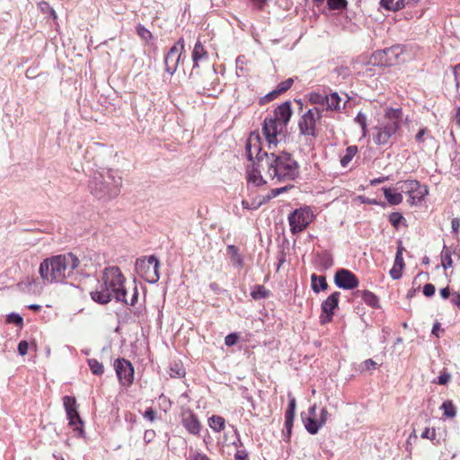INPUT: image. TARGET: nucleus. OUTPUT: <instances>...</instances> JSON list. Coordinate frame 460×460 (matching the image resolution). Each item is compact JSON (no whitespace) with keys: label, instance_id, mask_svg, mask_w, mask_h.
<instances>
[{"label":"nucleus","instance_id":"nucleus-62","mask_svg":"<svg viewBox=\"0 0 460 460\" xmlns=\"http://www.w3.org/2000/svg\"><path fill=\"white\" fill-rule=\"evenodd\" d=\"M402 53L400 47H393L387 50V54L394 55L396 58Z\"/></svg>","mask_w":460,"mask_h":460},{"label":"nucleus","instance_id":"nucleus-31","mask_svg":"<svg viewBox=\"0 0 460 460\" xmlns=\"http://www.w3.org/2000/svg\"><path fill=\"white\" fill-rule=\"evenodd\" d=\"M88 366L93 375L101 376L104 372L103 365L95 358H89L87 360Z\"/></svg>","mask_w":460,"mask_h":460},{"label":"nucleus","instance_id":"nucleus-40","mask_svg":"<svg viewBox=\"0 0 460 460\" xmlns=\"http://www.w3.org/2000/svg\"><path fill=\"white\" fill-rule=\"evenodd\" d=\"M309 101L313 104H320L324 107L325 95L318 93H312L309 94Z\"/></svg>","mask_w":460,"mask_h":460},{"label":"nucleus","instance_id":"nucleus-19","mask_svg":"<svg viewBox=\"0 0 460 460\" xmlns=\"http://www.w3.org/2000/svg\"><path fill=\"white\" fill-rule=\"evenodd\" d=\"M261 170L264 171L261 167L258 166V163L253 164L252 167L247 169V180L248 182H252L256 186L262 185L266 183V181L263 179L261 175Z\"/></svg>","mask_w":460,"mask_h":460},{"label":"nucleus","instance_id":"nucleus-60","mask_svg":"<svg viewBox=\"0 0 460 460\" xmlns=\"http://www.w3.org/2000/svg\"><path fill=\"white\" fill-rule=\"evenodd\" d=\"M451 227L455 234H457L459 228H460V219L458 218H453L451 222Z\"/></svg>","mask_w":460,"mask_h":460},{"label":"nucleus","instance_id":"nucleus-9","mask_svg":"<svg viewBox=\"0 0 460 460\" xmlns=\"http://www.w3.org/2000/svg\"><path fill=\"white\" fill-rule=\"evenodd\" d=\"M100 282L104 288H124L127 278L118 266H108L102 270Z\"/></svg>","mask_w":460,"mask_h":460},{"label":"nucleus","instance_id":"nucleus-56","mask_svg":"<svg viewBox=\"0 0 460 460\" xmlns=\"http://www.w3.org/2000/svg\"><path fill=\"white\" fill-rule=\"evenodd\" d=\"M402 268L394 266L393 269L390 270V274L393 279H397L401 277V271Z\"/></svg>","mask_w":460,"mask_h":460},{"label":"nucleus","instance_id":"nucleus-22","mask_svg":"<svg viewBox=\"0 0 460 460\" xmlns=\"http://www.w3.org/2000/svg\"><path fill=\"white\" fill-rule=\"evenodd\" d=\"M226 252H227V254L230 257L231 264L234 268L240 269V268H242L243 266V257L239 253V250H238V248L236 246L232 245V244L228 245L226 247Z\"/></svg>","mask_w":460,"mask_h":460},{"label":"nucleus","instance_id":"nucleus-59","mask_svg":"<svg viewBox=\"0 0 460 460\" xmlns=\"http://www.w3.org/2000/svg\"><path fill=\"white\" fill-rule=\"evenodd\" d=\"M451 302L460 308V294L457 292H453L451 296Z\"/></svg>","mask_w":460,"mask_h":460},{"label":"nucleus","instance_id":"nucleus-26","mask_svg":"<svg viewBox=\"0 0 460 460\" xmlns=\"http://www.w3.org/2000/svg\"><path fill=\"white\" fill-rule=\"evenodd\" d=\"M341 99L338 93H333L330 95H325L324 107L326 110H339L341 108Z\"/></svg>","mask_w":460,"mask_h":460},{"label":"nucleus","instance_id":"nucleus-45","mask_svg":"<svg viewBox=\"0 0 460 460\" xmlns=\"http://www.w3.org/2000/svg\"><path fill=\"white\" fill-rule=\"evenodd\" d=\"M184 374V368L181 365L175 364L170 368V376L172 377H181L183 376Z\"/></svg>","mask_w":460,"mask_h":460},{"label":"nucleus","instance_id":"nucleus-14","mask_svg":"<svg viewBox=\"0 0 460 460\" xmlns=\"http://www.w3.org/2000/svg\"><path fill=\"white\" fill-rule=\"evenodd\" d=\"M114 367L120 384L124 386H129L134 380L132 364L125 358H118L114 362Z\"/></svg>","mask_w":460,"mask_h":460},{"label":"nucleus","instance_id":"nucleus-5","mask_svg":"<svg viewBox=\"0 0 460 460\" xmlns=\"http://www.w3.org/2000/svg\"><path fill=\"white\" fill-rule=\"evenodd\" d=\"M403 120L402 109L387 108L383 120L374 128L373 140L377 146L386 145L401 128Z\"/></svg>","mask_w":460,"mask_h":460},{"label":"nucleus","instance_id":"nucleus-18","mask_svg":"<svg viewBox=\"0 0 460 460\" xmlns=\"http://www.w3.org/2000/svg\"><path fill=\"white\" fill-rule=\"evenodd\" d=\"M117 301L134 305L137 300V289H111Z\"/></svg>","mask_w":460,"mask_h":460},{"label":"nucleus","instance_id":"nucleus-58","mask_svg":"<svg viewBox=\"0 0 460 460\" xmlns=\"http://www.w3.org/2000/svg\"><path fill=\"white\" fill-rule=\"evenodd\" d=\"M155 431L150 429V430H146L145 434H144V440L147 443L151 442L154 438H155Z\"/></svg>","mask_w":460,"mask_h":460},{"label":"nucleus","instance_id":"nucleus-27","mask_svg":"<svg viewBox=\"0 0 460 460\" xmlns=\"http://www.w3.org/2000/svg\"><path fill=\"white\" fill-rule=\"evenodd\" d=\"M208 425L215 432H221L226 428L225 419L218 415H213L208 419Z\"/></svg>","mask_w":460,"mask_h":460},{"label":"nucleus","instance_id":"nucleus-23","mask_svg":"<svg viewBox=\"0 0 460 460\" xmlns=\"http://www.w3.org/2000/svg\"><path fill=\"white\" fill-rule=\"evenodd\" d=\"M384 195L387 202L391 205H398L402 202V192L394 189L384 188Z\"/></svg>","mask_w":460,"mask_h":460},{"label":"nucleus","instance_id":"nucleus-20","mask_svg":"<svg viewBox=\"0 0 460 460\" xmlns=\"http://www.w3.org/2000/svg\"><path fill=\"white\" fill-rule=\"evenodd\" d=\"M78 261H79V268H77L76 270H78V271L81 273L87 271V270H91L92 268L97 266L94 263L95 262V254L93 252H87V253L83 254L81 258L78 257Z\"/></svg>","mask_w":460,"mask_h":460},{"label":"nucleus","instance_id":"nucleus-50","mask_svg":"<svg viewBox=\"0 0 460 460\" xmlns=\"http://www.w3.org/2000/svg\"><path fill=\"white\" fill-rule=\"evenodd\" d=\"M450 379L451 375L447 372H443L438 376L437 383L438 385H447Z\"/></svg>","mask_w":460,"mask_h":460},{"label":"nucleus","instance_id":"nucleus-28","mask_svg":"<svg viewBox=\"0 0 460 460\" xmlns=\"http://www.w3.org/2000/svg\"><path fill=\"white\" fill-rule=\"evenodd\" d=\"M357 152L358 147L356 146H349L347 147L346 154L341 159V164L342 167H346L349 164V162L355 156Z\"/></svg>","mask_w":460,"mask_h":460},{"label":"nucleus","instance_id":"nucleus-29","mask_svg":"<svg viewBox=\"0 0 460 460\" xmlns=\"http://www.w3.org/2000/svg\"><path fill=\"white\" fill-rule=\"evenodd\" d=\"M361 298L369 305L376 307L378 305V299L375 294L369 290L364 289L360 292Z\"/></svg>","mask_w":460,"mask_h":460},{"label":"nucleus","instance_id":"nucleus-1","mask_svg":"<svg viewBox=\"0 0 460 460\" xmlns=\"http://www.w3.org/2000/svg\"><path fill=\"white\" fill-rule=\"evenodd\" d=\"M77 268L78 257L73 252H66L45 259L40 265L39 273L46 284L60 285L71 279Z\"/></svg>","mask_w":460,"mask_h":460},{"label":"nucleus","instance_id":"nucleus-37","mask_svg":"<svg viewBox=\"0 0 460 460\" xmlns=\"http://www.w3.org/2000/svg\"><path fill=\"white\" fill-rule=\"evenodd\" d=\"M40 10L46 14H49L53 19H57V13L55 10L47 2H40L38 4Z\"/></svg>","mask_w":460,"mask_h":460},{"label":"nucleus","instance_id":"nucleus-49","mask_svg":"<svg viewBox=\"0 0 460 460\" xmlns=\"http://www.w3.org/2000/svg\"><path fill=\"white\" fill-rule=\"evenodd\" d=\"M238 341V335L235 333H231L226 336L225 338V344L226 346H233Z\"/></svg>","mask_w":460,"mask_h":460},{"label":"nucleus","instance_id":"nucleus-63","mask_svg":"<svg viewBox=\"0 0 460 460\" xmlns=\"http://www.w3.org/2000/svg\"><path fill=\"white\" fill-rule=\"evenodd\" d=\"M451 289H440V295L444 299H447L452 296Z\"/></svg>","mask_w":460,"mask_h":460},{"label":"nucleus","instance_id":"nucleus-21","mask_svg":"<svg viewBox=\"0 0 460 460\" xmlns=\"http://www.w3.org/2000/svg\"><path fill=\"white\" fill-rule=\"evenodd\" d=\"M90 295L93 300L100 304H107L114 296L111 289H94Z\"/></svg>","mask_w":460,"mask_h":460},{"label":"nucleus","instance_id":"nucleus-43","mask_svg":"<svg viewBox=\"0 0 460 460\" xmlns=\"http://www.w3.org/2000/svg\"><path fill=\"white\" fill-rule=\"evenodd\" d=\"M269 295H270V292L268 289H253L251 292V296L254 300L265 298V297L269 296Z\"/></svg>","mask_w":460,"mask_h":460},{"label":"nucleus","instance_id":"nucleus-51","mask_svg":"<svg viewBox=\"0 0 460 460\" xmlns=\"http://www.w3.org/2000/svg\"><path fill=\"white\" fill-rule=\"evenodd\" d=\"M29 344L26 341H22L18 344V352L20 355L24 356L28 352Z\"/></svg>","mask_w":460,"mask_h":460},{"label":"nucleus","instance_id":"nucleus-11","mask_svg":"<svg viewBox=\"0 0 460 460\" xmlns=\"http://www.w3.org/2000/svg\"><path fill=\"white\" fill-rule=\"evenodd\" d=\"M246 155L249 160L257 159L258 166L261 167V163L265 162V153L261 152V139L258 132H252L246 142Z\"/></svg>","mask_w":460,"mask_h":460},{"label":"nucleus","instance_id":"nucleus-41","mask_svg":"<svg viewBox=\"0 0 460 460\" xmlns=\"http://www.w3.org/2000/svg\"><path fill=\"white\" fill-rule=\"evenodd\" d=\"M187 460H211L207 455L197 450H190Z\"/></svg>","mask_w":460,"mask_h":460},{"label":"nucleus","instance_id":"nucleus-44","mask_svg":"<svg viewBox=\"0 0 460 460\" xmlns=\"http://www.w3.org/2000/svg\"><path fill=\"white\" fill-rule=\"evenodd\" d=\"M293 79L292 78H288L281 83H279L276 88L277 90V93H279V94L286 92L287 90H288L291 85L293 84Z\"/></svg>","mask_w":460,"mask_h":460},{"label":"nucleus","instance_id":"nucleus-8","mask_svg":"<svg viewBox=\"0 0 460 460\" xmlns=\"http://www.w3.org/2000/svg\"><path fill=\"white\" fill-rule=\"evenodd\" d=\"M314 213L308 207L296 209L288 217L290 231L296 234L305 230L313 221Z\"/></svg>","mask_w":460,"mask_h":460},{"label":"nucleus","instance_id":"nucleus-10","mask_svg":"<svg viewBox=\"0 0 460 460\" xmlns=\"http://www.w3.org/2000/svg\"><path fill=\"white\" fill-rule=\"evenodd\" d=\"M63 404L66 410V417L69 421V425L75 431L83 433V421L79 416L77 411V402L75 397L66 395L63 397Z\"/></svg>","mask_w":460,"mask_h":460},{"label":"nucleus","instance_id":"nucleus-25","mask_svg":"<svg viewBox=\"0 0 460 460\" xmlns=\"http://www.w3.org/2000/svg\"><path fill=\"white\" fill-rule=\"evenodd\" d=\"M303 422L307 432L312 435H315L322 428L319 420L312 416L303 419Z\"/></svg>","mask_w":460,"mask_h":460},{"label":"nucleus","instance_id":"nucleus-7","mask_svg":"<svg viewBox=\"0 0 460 460\" xmlns=\"http://www.w3.org/2000/svg\"><path fill=\"white\" fill-rule=\"evenodd\" d=\"M396 190H400L408 195L409 202L412 206L420 203L429 193L427 187L421 186L420 183L415 180L398 181L396 183Z\"/></svg>","mask_w":460,"mask_h":460},{"label":"nucleus","instance_id":"nucleus-52","mask_svg":"<svg viewBox=\"0 0 460 460\" xmlns=\"http://www.w3.org/2000/svg\"><path fill=\"white\" fill-rule=\"evenodd\" d=\"M328 417H329V412L327 411L326 408H323L321 410V413H320V417L317 419L320 422V425H322V427L323 425H325L327 420H328Z\"/></svg>","mask_w":460,"mask_h":460},{"label":"nucleus","instance_id":"nucleus-13","mask_svg":"<svg viewBox=\"0 0 460 460\" xmlns=\"http://www.w3.org/2000/svg\"><path fill=\"white\" fill-rule=\"evenodd\" d=\"M184 50V40L181 38L167 53L164 64L165 70L170 75H173L179 66L181 54Z\"/></svg>","mask_w":460,"mask_h":460},{"label":"nucleus","instance_id":"nucleus-6","mask_svg":"<svg viewBox=\"0 0 460 460\" xmlns=\"http://www.w3.org/2000/svg\"><path fill=\"white\" fill-rule=\"evenodd\" d=\"M159 261L154 256L138 258L135 263V270L138 276L148 284H154L159 279Z\"/></svg>","mask_w":460,"mask_h":460},{"label":"nucleus","instance_id":"nucleus-33","mask_svg":"<svg viewBox=\"0 0 460 460\" xmlns=\"http://www.w3.org/2000/svg\"><path fill=\"white\" fill-rule=\"evenodd\" d=\"M311 288H328L325 277L312 274Z\"/></svg>","mask_w":460,"mask_h":460},{"label":"nucleus","instance_id":"nucleus-35","mask_svg":"<svg viewBox=\"0 0 460 460\" xmlns=\"http://www.w3.org/2000/svg\"><path fill=\"white\" fill-rule=\"evenodd\" d=\"M441 262L444 269H448L452 266V258L450 251L447 248H444L441 253Z\"/></svg>","mask_w":460,"mask_h":460},{"label":"nucleus","instance_id":"nucleus-54","mask_svg":"<svg viewBox=\"0 0 460 460\" xmlns=\"http://www.w3.org/2000/svg\"><path fill=\"white\" fill-rule=\"evenodd\" d=\"M144 417L146 419H147L149 421H154L155 420V417H156V412L152 408H148L145 411Z\"/></svg>","mask_w":460,"mask_h":460},{"label":"nucleus","instance_id":"nucleus-32","mask_svg":"<svg viewBox=\"0 0 460 460\" xmlns=\"http://www.w3.org/2000/svg\"><path fill=\"white\" fill-rule=\"evenodd\" d=\"M264 201H265V199L263 197L262 198L260 197V198H256V199H252L251 202L248 200H243L242 206L245 209L253 210V209L259 208L263 204Z\"/></svg>","mask_w":460,"mask_h":460},{"label":"nucleus","instance_id":"nucleus-17","mask_svg":"<svg viewBox=\"0 0 460 460\" xmlns=\"http://www.w3.org/2000/svg\"><path fill=\"white\" fill-rule=\"evenodd\" d=\"M181 422L184 428L193 435H198L200 431V423L197 416L190 411H184L181 414Z\"/></svg>","mask_w":460,"mask_h":460},{"label":"nucleus","instance_id":"nucleus-38","mask_svg":"<svg viewBox=\"0 0 460 460\" xmlns=\"http://www.w3.org/2000/svg\"><path fill=\"white\" fill-rule=\"evenodd\" d=\"M356 122L360 126L362 129L363 137H366L367 132V117L364 113L358 112L355 118Z\"/></svg>","mask_w":460,"mask_h":460},{"label":"nucleus","instance_id":"nucleus-48","mask_svg":"<svg viewBox=\"0 0 460 460\" xmlns=\"http://www.w3.org/2000/svg\"><path fill=\"white\" fill-rule=\"evenodd\" d=\"M402 250H403V248L400 245L398 247V250H397V252H396V256H395L394 265V266L400 267V268L403 267L404 263H403V258H402Z\"/></svg>","mask_w":460,"mask_h":460},{"label":"nucleus","instance_id":"nucleus-15","mask_svg":"<svg viewBox=\"0 0 460 460\" xmlns=\"http://www.w3.org/2000/svg\"><path fill=\"white\" fill-rule=\"evenodd\" d=\"M334 283L338 288H357L359 284L356 275L345 269L339 270L336 272Z\"/></svg>","mask_w":460,"mask_h":460},{"label":"nucleus","instance_id":"nucleus-4","mask_svg":"<svg viewBox=\"0 0 460 460\" xmlns=\"http://www.w3.org/2000/svg\"><path fill=\"white\" fill-rule=\"evenodd\" d=\"M121 187L122 178L111 169L96 172L89 184L92 194L100 199L117 197Z\"/></svg>","mask_w":460,"mask_h":460},{"label":"nucleus","instance_id":"nucleus-61","mask_svg":"<svg viewBox=\"0 0 460 460\" xmlns=\"http://www.w3.org/2000/svg\"><path fill=\"white\" fill-rule=\"evenodd\" d=\"M435 436L434 430H430L429 428H426L424 431L421 433L422 438H433Z\"/></svg>","mask_w":460,"mask_h":460},{"label":"nucleus","instance_id":"nucleus-53","mask_svg":"<svg viewBox=\"0 0 460 460\" xmlns=\"http://www.w3.org/2000/svg\"><path fill=\"white\" fill-rule=\"evenodd\" d=\"M376 362L372 359H367L362 363L361 369L362 370H369L372 368H376Z\"/></svg>","mask_w":460,"mask_h":460},{"label":"nucleus","instance_id":"nucleus-42","mask_svg":"<svg viewBox=\"0 0 460 460\" xmlns=\"http://www.w3.org/2000/svg\"><path fill=\"white\" fill-rule=\"evenodd\" d=\"M6 322L8 323H15L18 326H22L23 323V319L20 314L12 313L6 316Z\"/></svg>","mask_w":460,"mask_h":460},{"label":"nucleus","instance_id":"nucleus-30","mask_svg":"<svg viewBox=\"0 0 460 460\" xmlns=\"http://www.w3.org/2000/svg\"><path fill=\"white\" fill-rule=\"evenodd\" d=\"M381 5L390 11H397L403 7V0H381Z\"/></svg>","mask_w":460,"mask_h":460},{"label":"nucleus","instance_id":"nucleus-46","mask_svg":"<svg viewBox=\"0 0 460 460\" xmlns=\"http://www.w3.org/2000/svg\"><path fill=\"white\" fill-rule=\"evenodd\" d=\"M403 217L398 212H394L389 216V221L394 227H398Z\"/></svg>","mask_w":460,"mask_h":460},{"label":"nucleus","instance_id":"nucleus-36","mask_svg":"<svg viewBox=\"0 0 460 460\" xmlns=\"http://www.w3.org/2000/svg\"><path fill=\"white\" fill-rule=\"evenodd\" d=\"M441 409L444 411V414L447 417L453 418L456 416V408L451 402H444L441 405Z\"/></svg>","mask_w":460,"mask_h":460},{"label":"nucleus","instance_id":"nucleus-2","mask_svg":"<svg viewBox=\"0 0 460 460\" xmlns=\"http://www.w3.org/2000/svg\"><path fill=\"white\" fill-rule=\"evenodd\" d=\"M292 116L289 102H285L278 106L272 115L265 118L262 125V133L266 138L269 149L275 147L279 142V137L285 136L286 128Z\"/></svg>","mask_w":460,"mask_h":460},{"label":"nucleus","instance_id":"nucleus-24","mask_svg":"<svg viewBox=\"0 0 460 460\" xmlns=\"http://www.w3.org/2000/svg\"><path fill=\"white\" fill-rule=\"evenodd\" d=\"M192 60L194 63V66H199V62L201 60H205L208 58V52L205 50L204 46L201 44L199 40H198L194 46L192 50Z\"/></svg>","mask_w":460,"mask_h":460},{"label":"nucleus","instance_id":"nucleus-39","mask_svg":"<svg viewBox=\"0 0 460 460\" xmlns=\"http://www.w3.org/2000/svg\"><path fill=\"white\" fill-rule=\"evenodd\" d=\"M327 4L332 10H341L346 7L347 1L346 0H326Z\"/></svg>","mask_w":460,"mask_h":460},{"label":"nucleus","instance_id":"nucleus-16","mask_svg":"<svg viewBox=\"0 0 460 460\" xmlns=\"http://www.w3.org/2000/svg\"><path fill=\"white\" fill-rule=\"evenodd\" d=\"M339 296V292H334L322 304L323 314L320 319L323 324L331 322L333 311L338 305Z\"/></svg>","mask_w":460,"mask_h":460},{"label":"nucleus","instance_id":"nucleus-57","mask_svg":"<svg viewBox=\"0 0 460 460\" xmlns=\"http://www.w3.org/2000/svg\"><path fill=\"white\" fill-rule=\"evenodd\" d=\"M443 332L444 330L441 328L440 323H435L432 328V334L438 338Z\"/></svg>","mask_w":460,"mask_h":460},{"label":"nucleus","instance_id":"nucleus-47","mask_svg":"<svg viewBox=\"0 0 460 460\" xmlns=\"http://www.w3.org/2000/svg\"><path fill=\"white\" fill-rule=\"evenodd\" d=\"M137 34L145 40H149L152 39V33L147 30L146 29L145 27L143 26H138L137 29Z\"/></svg>","mask_w":460,"mask_h":460},{"label":"nucleus","instance_id":"nucleus-64","mask_svg":"<svg viewBox=\"0 0 460 460\" xmlns=\"http://www.w3.org/2000/svg\"><path fill=\"white\" fill-rule=\"evenodd\" d=\"M279 93H277V90H273L270 93L266 94L263 99H266L267 101H272L275 97H277Z\"/></svg>","mask_w":460,"mask_h":460},{"label":"nucleus","instance_id":"nucleus-34","mask_svg":"<svg viewBox=\"0 0 460 460\" xmlns=\"http://www.w3.org/2000/svg\"><path fill=\"white\" fill-rule=\"evenodd\" d=\"M295 411H291V410H287V411H286L285 427H286L288 436L291 434V431H292L293 421H294V418H295Z\"/></svg>","mask_w":460,"mask_h":460},{"label":"nucleus","instance_id":"nucleus-55","mask_svg":"<svg viewBox=\"0 0 460 460\" xmlns=\"http://www.w3.org/2000/svg\"><path fill=\"white\" fill-rule=\"evenodd\" d=\"M288 410L296 411V398L292 395L291 393H289L288 394Z\"/></svg>","mask_w":460,"mask_h":460},{"label":"nucleus","instance_id":"nucleus-12","mask_svg":"<svg viewBox=\"0 0 460 460\" xmlns=\"http://www.w3.org/2000/svg\"><path fill=\"white\" fill-rule=\"evenodd\" d=\"M321 111L318 108L310 109L300 119L298 126L300 132L305 136L315 135L316 122L321 119Z\"/></svg>","mask_w":460,"mask_h":460},{"label":"nucleus","instance_id":"nucleus-3","mask_svg":"<svg viewBox=\"0 0 460 460\" xmlns=\"http://www.w3.org/2000/svg\"><path fill=\"white\" fill-rule=\"evenodd\" d=\"M261 168L267 171L270 179H277L279 181L293 180L298 175L297 163L288 153L265 154V162L261 163Z\"/></svg>","mask_w":460,"mask_h":460}]
</instances>
